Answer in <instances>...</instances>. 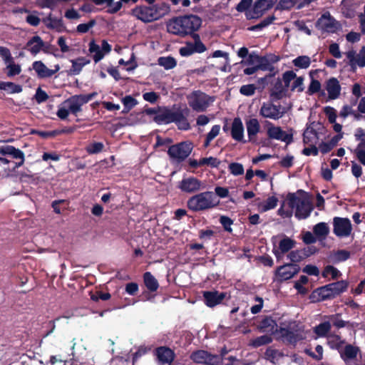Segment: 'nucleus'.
I'll return each mask as SVG.
<instances>
[{"label":"nucleus","mask_w":365,"mask_h":365,"mask_svg":"<svg viewBox=\"0 0 365 365\" xmlns=\"http://www.w3.org/2000/svg\"><path fill=\"white\" fill-rule=\"evenodd\" d=\"M201 24L200 18L197 16H185L170 21L167 24V29L169 33L185 36L197 31Z\"/></svg>","instance_id":"obj_1"},{"label":"nucleus","mask_w":365,"mask_h":365,"mask_svg":"<svg viewBox=\"0 0 365 365\" xmlns=\"http://www.w3.org/2000/svg\"><path fill=\"white\" fill-rule=\"evenodd\" d=\"M0 154L2 155H9L14 159L20 160L19 162L15 163L14 169L23 165L24 163V153L19 149L11 145L0 146Z\"/></svg>","instance_id":"obj_19"},{"label":"nucleus","mask_w":365,"mask_h":365,"mask_svg":"<svg viewBox=\"0 0 365 365\" xmlns=\"http://www.w3.org/2000/svg\"><path fill=\"white\" fill-rule=\"evenodd\" d=\"M277 0H257L254 6L247 11L246 16L248 19H258L263 14L271 9Z\"/></svg>","instance_id":"obj_11"},{"label":"nucleus","mask_w":365,"mask_h":365,"mask_svg":"<svg viewBox=\"0 0 365 365\" xmlns=\"http://www.w3.org/2000/svg\"><path fill=\"white\" fill-rule=\"evenodd\" d=\"M317 125L314 123L310 124L306 130L304 132L303 134V141L304 144H307L308 145H317L319 139V133L317 132L316 126Z\"/></svg>","instance_id":"obj_27"},{"label":"nucleus","mask_w":365,"mask_h":365,"mask_svg":"<svg viewBox=\"0 0 365 365\" xmlns=\"http://www.w3.org/2000/svg\"><path fill=\"white\" fill-rule=\"evenodd\" d=\"M156 356L159 365H170L175 355L170 349L162 346L156 349Z\"/></svg>","instance_id":"obj_24"},{"label":"nucleus","mask_w":365,"mask_h":365,"mask_svg":"<svg viewBox=\"0 0 365 365\" xmlns=\"http://www.w3.org/2000/svg\"><path fill=\"white\" fill-rule=\"evenodd\" d=\"M317 73V71H311L309 76L312 78L310 84L308 88L309 94H314L321 89V83L319 81L314 78V75Z\"/></svg>","instance_id":"obj_51"},{"label":"nucleus","mask_w":365,"mask_h":365,"mask_svg":"<svg viewBox=\"0 0 365 365\" xmlns=\"http://www.w3.org/2000/svg\"><path fill=\"white\" fill-rule=\"evenodd\" d=\"M311 58L308 56H299L292 60L293 66L299 69H307L311 65Z\"/></svg>","instance_id":"obj_41"},{"label":"nucleus","mask_w":365,"mask_h":365,"mask_svg":"<svg viewBox=\"0 0 365 365\" xmlns=\"http://www.w3.org/2000/svg\"><path fill=\"white\" fill-rule=\"evenodd\" d=\"M296 245L294 240L290 239L287 236H283L279 242V247L277 249H273V253L277 257V259H280L283 254L289 252L292 250Z\"/></svg>","instance_id":"obj_22"},{"label":"nucleus","mask_w":365,"mask_h":365,"mask_svg":"<svg viewBox=\"0 0 365 365\" xmlns=\"http://www.w3.org/2000/svg\"><path fill=\"white\" fill-rule=\"evenodd\" d=\"M231 135L237 141L244 139V126L240 118H235L232 123Z\"/></svg>","instance_id":"obj_32"},{"label":"nucleus","mask_w":365,"mask_h":365,"mask_svg":"<svg viewBox=\"0 0 365 365\" xmlns=\"http://www.w3.org/2000/svg\"><path fill=\"white\" fill-rule=\"evenodd\" d=\"M327 322H330V324H333L337 328H342L346 326V322L343 321L338 314L331 315L327 317Z\"/></svg>","instance_id":"obj_61"},{"label":"nucleus","mask_w":365,"mask_h":365,"mask_svg":"<svg viewBox=\"0 0 365 365\" xmlns=\"http://www.w3.org/2000/svg\"><path fill=\"white\" fill-rule=\"evenodd\" d=\"M175 114L176 109L164 108L156 113L154 117V120L158 124H168L173 123Z\"/></svg>","instance_id":"obj_23"},{"label":"nucleus","mask_w":365,"mask_h":365,"mask_svg":"<svg viewBox=\"0 0 365 365\" xmlns=\"http://www.w3.org/2000/svg\"><path fill=\"white\" fill-rule=\"evenodd\" d=\"M341 275L340 271L331 265L327 266L322 272L324 277L330 278L331 279H338Z\"/></svg>","instance_id":"obj_49"},{"label":"nucleus","mask_w":365,"mask_h":365,"mask_svg":"<svg viewBox=\"0 0 365 365\" xmlns=\"http://www.w3.org/2000/svg\"><path fill=\"white\" fill-rule=\"evenodd\" d=\"M44 46V43L38 36H33L27 43L26 47L33 55L38 53Z\"/></svg>","instance_id":"obj_34"},{"label":"nucleus","mask_w":365,"mask_h":365,"mask_svg":"<svg viewBox=\"0 0 365 365\" xmlns=\"http://www.w3.org/2000/svg\"><path fill=\"white\" fill-rule=\"evenodd\" d=\"M287 204L292 208H295V216L298 219H305L309 216L313 207L309 198L306 195L298 196L289 194Z\"/></svg>","instance_id":"obj_3"},{"label":"nucleus","mask_w":365,"mask_h":365,"mask_svg":"<svg viewBox=\"0 0 365 365\" xmlns=\"http://www.w3.org/2000/svg\"><path fill=\"white\" fill-rule=\"evenodd\" d=\"M193 150V144L190 141H183L168 148V155L172 163H181L187 159Z\"/></svg>","instance_id":"obj_5"},{"label":"nucleus","mask_w":365,"mask_h":365,"mask_svg":"<svg viewBox=\"0 0 365 365\" xmlns=\"http://www.w3.org/2000/svg\"><path fill=\"white\" fill-rule=\"evenodd\" d=\"M300 0H280L277 5V9L289 10L294 7Z\"/></svg>","instance_id":"obj_54"},{"label":"nucleus","mask_w":365,"mask_h":365,"mask_svg":"<svg viewBox=\"0 0 365 365\" xmlns=\"http://www.w3.org/2000/svg\"><path fill=\"white\" fill-rule=\"evenodd\" d=\"M354 154L358 160L365 165V140L362 139L354 150Z\"/></svg>","instance_id":"obj_48"},{"label":"nucleus","mask_w":365,"mask_h":365,"mask_svg":"<svg viewBox=\"0 0 365 365\" xmlns=\"http://www.w3.org/2000/svg\"><path fill=\"white\" fill-rule=\"evenodd\" d=\"M178 187L185 192H195L204 188L202 182L194 177L183 178Z\"/></svg>","instance_id":"obj_18"},{"label":"nucleus","mask_w":365,"mask_h":365,"mask_svg":"<svg viewBox=\"0 0 365 365\" xmlns=\"http://www.w3.org/2000/svg\"><path fill=\"white\" fill-rule=\"evenodd\" d=\"M279 58L276 56H261L258 66H256L258 70L272 71L273 63L279 61Z\"/></svg>","instance_id":"obj_33"},{"label":"nucleus","mask_w":365,"mask_h":365,"mask_svg":"<svg viewBox=\"0 0 365 365\" xmlns=\"http://www.w3.org/2000/svg\"><path fill=\"white\" fill-rule=\"evenodd\" d=\"M158 65L166 70L172 69L177 65L176 60L172 56H163L158 59Z\"/></svg>","instance_id":"obj_46"},{"label":"nucleus","mask_w":365,"mask_h":365,"mask_svg":"<svg viewBox=\"0 0 365 365\" xmlns=\"http://www.w3.org/2000/svg\"><path fill=\"white\" fill-rule=\"evenodd\" d=\"M346 57L349 60V63L353 69L356 67L365 66V47H363L359 53L354 51H349L346 53Z\"/></svg>","instance_id":"obj_20"},{"label":"nucleus","mask_w":365,"mask_h":365,"mask_svg":"<svg viewBox=\"0 0 365 365\" xmlns=\"http://www.w3.org/2000/svg\"><path fill=\"white\" fill-rule=\"evenodd\" d=\"M70 113L71 111L68 106H66V103L63 101L59 105L56 115L60 119L65 120L67 118Z\"/></svg>","instance_id":"obj_60"},{"label":"nucleus","mask_w":365,"mask_h":365,"mask_svg":"<svg viewBox=\"0 0 365 365\" xmlns=\"http://www.w3.org/2000/svg\"><path fill=\"white\" fill-rule=\"evenodd\" d=\"M144 283L146 287L150 292H155L158 289L159 284L157 279L152 275L150 272H145L144 274Z\"/></svg>","instance_id":"obj_43"},{"label":"nucleus","mask_w":365,"mask_h":365,"mask_svg":"<svg viewBox=\"0 0 365 365\" xmlns=\"http://www.w3.org/2000/svg\"><path fill=\"white\" fill-rule=\"evenodd\" d=\"M219 200L212 192L207 191L192 196L187 200V207L192 211L209 210L217 206Z\"/></svg>","instance_id":"obj_2"},{"label":"nucleus","mask_w":365,"mask_h":365,"mask_svg":"<svg viewBox=\"0 0 365 365\" xmlns=\"http://www.w3.org/2000/svg\"><path fill=\"white\" fill-rule=\"evenodd\" d=\"M188 114L189 110L187 108H185L184 109H176V114L173 123H175L178 128L180 130H189L190 125L187 119Z\"/></svg>","instance_id":"obj_25"},{"label":"nucleus","mask_w":365,"mask_h":365,"mask_svg":"<svg viewBox=\"0 0 365 365\" xmlns=\"http://www.w3.org/2000/svg\"><path fill=\"white\" fill-rule=\"evenodd\" d=\"M333 232L339 237H349L352 231V226L349 219L335 217L333 219Z\"/></svg>","instance_id":"obj_13"},{"label":"nucleus","mask_w":365,"mask_h":365,"mask_svg":"<svg viewBox=\"0 0 365 365\" xmlns=\"http://www.w3.org/2000/svg\"><path fill=\"white\" fill-rule=\"evenodd\" d=\"M327 344L332 349H336L338 351L341 350L343 345L345 344L344 340L336 334H329L327 336Z\"/></svg>","instance_id":"obj_39"},{"label":"nucleus","mask_w":365,"mask_h":365,"mask_svg":"<svg viewBox=\"0 0 365 365\" xmlns=\"http://www.w3.org/2000/svg\"><path fill=\"white\" fill-rule=\"evenodd\" d=\"M229 170L235 176L240 175L244 173V167L241 163H232L228 166Z\"/></svg>","instance_id":"obj_59"},{"label":"nucleus","mask_w":365,"mask_h":365,"mask_svg":"<svg viewBox=\"0 0 365 365\" xmlns=\"http://www.w3.org/2000/svg\"><path fill=\"white\" fill-rule=\"evenodd\" d=\"M220 131V125H215L212 127L210 131L207 134L205 141L204 143V146L205 148L208 147L210 142L216 138Z\"/></svg>","instance_id":"obj_52"},{"label":"nucleus","mask_w":365,"mask_h":365,"mask_svg":"<svg viewBox=\"0 0 365 365\" xmlns=\"http://www.w3.org/2000/svg\"><path fill=\"white\" fill-rule=\"evenodd\" d=\"M359 351V349L357 346H354L351 344H347L344 348H341L339 353L344 361L346 364H348L356 357Z\"/></svg>","instance_id":"obj_31"},{"label":"nucleus","mask_w":365,"mask_h":365,"mask_svg":"<svg viewBox=\"0 0 365 365\" xmlns=\"http://www.w3.org/2000/svg\"><path fill=\"white\" fill-rule=\"evenodd\" d=\"M299 267L296 264L287 263L277 268L276 277L279 281H285L292 279L299 272Z\"/></svg>","instance_id":"obj_16"},{"label":"nucleus","mask_w":365,"mask_h":365,"mask_svg":"<svg viewBox=\"0 0 365 365\" xmlns=\"http://www.w3.org/2000/svg\"><path fill=\"white\" fill-rule=\"evenodd\" d=\"M331 329L330 322H324L314 327V333L318 337H327V334Z\"/></svg>","instance_id":"obj_45"},{"label":"nucleus","mask_w":365,"mask_h":365,"mask_svg":"<svg viewBox=\"0 0 365 365\" xmlns=\"http://www.w3.org/2000/svg\"><path fill=\"white\" fill-rule=\"evenodd\" d=\"M287 205L286 203H283L280 208L278 210L277 212L278 215L281 217L286 218V217H292L293 214V210L294 208H292L288 205V207H286Z\"/></svg>","instance_id":"obj_62"},{"label":"nucleus","mask_w":365,"mask_h":365,"mask_svg":"<svg viewBox=\"0 0 365 365\" xmlns=\"http://www.w3.org/2000/svg\"><path fill=\"white\" fill-rule=\"evenodd\" d=\"M357 103L356 99H352L350 104L344 105L340 110L339 116L341 118H346L352 116L355 120H360L361 118V114L354 108Z\"/></svg>","instance_id":"obj_30"},{"label":"nucleus","mask_w":365,"mask_h":365,"mask_svg":"<svg viewBox=\"0 0 365 365\" xmlns=\"http://www.w3.org/2000/svg\"><path fill=\"white\" fill-rule=\"evenodd\" d=\"M274 20V16H269V17L266 18L265 19H264L262 21H261L259 24H258L255 26H253L251 28V30H252V31L260 30V29L269 26V24H271Z\"/></svg>","instance_id":"obj_64"},{"label":"nucleus","mask_w":365,"mask_h":365,"mask_svg":"<svg viewBox=\"0 0 365 365\" xmlns=\"http://www.w3.org/2000/svg\"><path fill=\"white\" fill-rule=\"evenodd\" d=\"M291 106L274 104L272 101L264 102L259 109V115L264 118L277 120L284 116Z\"/></svg>","instance_id":"obj_7"},{"label":"nucleus","mask_w":365,"mask_h":365,"mask_svg":"<svg viewBox=\"0 0 365 365\" xmlns=\"http://www.w3.org/2000/svg\"><path fill=\"white\" fill-rule=\"evenodd\" d=\"M267 134L269 138L279 140L287 144L290 143L292 140V134L282 129L281 127L269 123L267 125Z\"/></svg>","instance_id":"obj_14"},{"label":"nucleus","mask_w":365,"mask_h":365,"mask_svg":"<svg viewBox=\"0 0 365 365\" xmlns=\"http://www.w3.org/2000/svg\"><path fill=\"white\" fill-rule=\"evenodd\" d=\"M33 69L37 76L41 78H49L54 75L60 67L58 65L54 66V69H49L42 61H36L32 64Z\"/></svg>","instance_id":"obj_21"},{"label":"nucleus","mask_w":365,"mask_h":365,"mask_svg":"<svg viewBox=\"0 0 365 365\" xmlns=\"http://www.w3.org/2000/svg\"><path fill=\"white\" fill-rule=\"evenodd\" d=\"M262 331L269 332L271 334L277 333L279 335V329L275 322L271 318L264 319L260 325Z\"/></svg>","instance_id":"obj_38"},{"label":"nucleus","mask_w":365,"mask_h":365,"mask_svg":"<svg viewBox=\"0 0 365 365\" xmlns=\"http://www.w3.org/2000/svg\"><path fill=\"white\" fill-rule=\"evenodd\" d=\"M72 66L70 69V73L72 75H78L81 71L83 66L90 63V60L85 57H80L71 61Z\"/></svg>","instance_id":"obj_35"},{"label":"nucleus","mask_w":365,"mask_h":365,"mask_svg":"<svg viewBox=\"0 0 365 365\" xmlns=\"http://www.w3.org/2000/svg\"><path fill=\"white\" fill-rule=\"evenodd\" d=\"M325 89L327 91L329 99L334 100L339 97L341 86L336 78H331L325 83Z\"/></svg>","instance_id":"obj_26"},{"label":"nucleus","mask_w":365,"mask_h":365,"mask_svg":"<svg viewBox=\"0 0 365 365\" xmlns=\"http://www.w3.org/2000/svg\"><path fill=\"white\" fill-rule=\"evenodd\" d=\"M347 287L348 283L346 281H338L318 288L314 291V294H317L319 296V299L325 300L334 298L345 292Z\"/></svg>","instance_id":"obj_8"},{"label":"nucleus","mask_w":365,"mask_h":365,"mask_svg":"<svg viewBox=\"0 0 365 365\" xmlns=\"http://www.w3.org/2000/svg\"><path fill=\"white\" fill-rule=\"evenodd\" d=\"M350 257L349 252L342 250L336 252L332 256V260L335 262L345 261Z\"/></svg>","instance_id":"obj_57"},{"label":"nucleus","mask_w":365,"mask_h":365,"mask_svg":"<svg viewBox=\"0 0 365 365\" xmlns=\"http://www.w3.org/2000/svg\"><path fill=\"white\" fill-rule=\"evenodd\" d=\"M0 89L6 91L10 93H19L22 91V88L20 85L15 84L12 82L0 81Z\"/></svg>","instance_id":"obj_47"},{"label":"nucleus","mask_w":365,"mask_h":365,"mask_svg":"<svg viewBox=\"0 0 365 365\" xmlns=\"http://www.w3.org/2000/svg\"><path fill=\"white\" fill-rule=\"evenodd\" d=\"M6 69L8 70L7 76L9 77L18 75L21 71L20 65L16 64L14 61V59L11 60L10 62L6 63Z\"/></svg>","instance_id":"obj_53"},{"label":"nucleus","mask_w":365,"mask_h":365,"mask_svg":"<svg viewBox=\"0 0 365 365\" xmlns=\"http://www.w3.org/2000/svg\"><path fill=\"white\" fill-rule=\"evenodd\" d=\"M287 89L279 81L275 83L270 92V96L273 99L279 100L287 96Z\"/></svg>","instance_id":"obj_37"},{"label":"nucleus","mask_w":365,"mask_h":365,"mask_svg":"<svg viewBox=\"0 0 365 365\" xmlns=\"http://www.w3.org/2000/svg\"><path fill=\"white\" fill-rule=\"evenodd\" d=\"M203 297L206 305L210 307H213L222 302L225 297V294L219 292H205Z\"/></svg>","instance_id":"obj_29"},{"label":"nucleus","mask_w":365,"mask_h":365,"mask_svg":"<svg viewBox=\"0 0 365 365\" xmlns=\"http://www.w3.org/2000/svg\"><path fill=\"white\" fill-rule=\"evenodd\" d=\"M314 235L319 238H325L329 232V228L327 223L319 222L313 227Z\"/></svg>","instance_id":"obj_42"},{"label":"nucleus","mask_w":365,"mask_h":365,"mask_svg":"<svg viewBox=\"0 0 365 365\" xmlns=\"http://www.w3.org/2000/svg\"><path fill=\"white\" fill-rule=\"evenodd\" d=\"M190 357L196 363L209 365H217L221 360L218 356L211 355L204 350H199L193 352Z\"/></svg>","instance_id":"obj_17"},{"label":"nucleus","mask_w":365,"mask_h":365,"mask_svg":"<svg viewBox=\"0 0 365 365\" xmlns=\"http://www.w3.org/2000/svg\"><path fill=\"white\" fill-rule=\"evenodd\" d=\"M316 26L319 30L328 33H336L341 29V25L329 13L326 12L317 20Z\"/></svg>","instance_id":"obj_10"},{"label":"nucleus","mask_w":365,"mask_h":365,"mask_svg":"<svg viewBox=\"0 0 365 365\" xmlns=\"http://www.w3.org/2000/svg\"><path fill=\"white\" fill-rule=\"evenodd\" d=\"M278 202V198L274 196L269 197L266 200L257 203V208L262 212L274 209Z\"/></svg>","instance_id":"obj_36"},{"label":"nucleus","mask_w":365,"mask_h":365,"mask_svg":"<svg viewBox=\"0 0 365 365\" xmlns=\"http://www.w3.org/2000/svg\"><path fill=\"white\" fill-rule=\"evenodd\" d=\"M206 51L205 46L200 40L199 36L196 35L193 42H187L180 50V54L182 56H189L195 53H201Z\"/></svg>","instance_id":"obj_15"},{"label":"nucleus","mask_w":365,"mask_h":365,"mask_svg":"<svg viewBox=\"0 0 365 365\" xmlns=\"http://www.w3.org/2000/svg\"><path fill=\"white\" fill-rule=\"evenodd\" d=\"M133 15L143 22H151L160 18L154 6H138L132 11Z\"/></svg>","instance_id":"obj_12"},{"label":"nucleus","mask_w":365,"mask_h":365,"mask_svg":"<svg viewBox=\"0 0 365 365\" xmlns=\"http://www.w3.org/2000/svg\"><path fill=\"white\" fill-rule=\"evenodd\" d=\"M190 107L196 112H203L212 103L214 98L200 91H194L187 96Z\"/></svg>","instance_id":"obj_6"},{"label":"nucleus","mask_w":365,"mask_h":365,"mask_svg":"<svg viewBox=\"0 0 365 365\" xmlns=\"http://www.w3.org/2000/svg\"><path fill=\"white\" fill-rule=\"evenodd\" d=\"M96 96V93L75 95L64 101V102L66 106H68L71 113L76 115L81 110L82 106L91 101Z\"/></svg>","instance_id":"obj_9"},{"label":"nucleus","mask_w":365,"mask_h":365,"mask_svg":"<svg viewBox=\"0 0 365 365\" xmlns=\"http://www.w3.org/2000/svg\"><path fill=\"white\" fill-rule=\"evenodd\" d=\"M249 141L256 142L257 135L260 130V124L257 118H250L245 123Z\"/></svg>","instance_id":"obj_28"},{"label":"nucleus","mask_w":365,"mask_h":365,"mask_svg":"<svg viewBox=\"0 0 365 365\" xmlns=\"http://www.w3.org/2000/svg\"><path fill=\"white\" fill-rule=\"evenodd\" d=\"M296 77V73L293 71H287L282 74V81L284 83V86L287 89H289L290 86L292 84V81Z\"/></svg>","instance_id":"obj_56"},{"label":"nucleus","mask_w":365,"mask_h":365,"mask_svg":"<svg viewBox=\"0 0 365 365\" xmlns=\"http://www.w3.org/2000/svg\"><path fill=\"white\" fill-rule=\"evenodd\" d=\"M89 52L93 55V58L95 63H98L104 57V53L101 51L99 45L96 44L94 41L89 43Z\"/></svg>","instance_id":"obj_40"},{"label":"nucleus","mask_w":365,"mask_h":365,"mask_svg":"<svg viewBox=\"0 0 365 365\" xmlns=\"http://www.w3.org/2000/svg\"><path fill=\"white\" fill-rule=\"evenodd\" d=\"M104 145L100 142H94L88 145L86 150L89 154H96L103 150Z\"/></svg>","instance_id":"obj_58"},{"label":"nucleus","mask_w":365,"mask_h":365,"mask_svg":"<svg viewBox=\"0 0 365 365\" xmlns=\"http://www.w3.org/2000/svg\"><path fill=\"white\" fill-rule=\"evenodd\" d=\"M279 336L290 344H296L307 337V332L302 325L292 322L287 327L279 329Z\"/></svg>","instance_id":"obj_4"},{"label":"nucleus","mask_w":365,"mask_h":365,"mask_svg":"<svg viewBox=\"0 0 365 365\" xmlns=\"http://www.w3.org/2000/svg\"><path fill=\"white\" fill-rule=\"evenodd\" d=\"M255 89L256 88L253 84L244 85L240 88V92L244 96H250L255 93Z\"/></svg>","instance_id":"obj_63"},{"label":"nucleus","mask_w":365,"mask_h":365,"mask_svg":"<svg viewBox=\"0 0 365 365\" xmlns=\"http://www.w3.org/2000/svg\"><path fill=\"white\" fill-rule=\"evenodd\" d=\"M272 341V336L270 335L265 334L251 340L249 343V345L254 348H257L259 346L268 344Z\"/></svg>","instance_id":"obj_44"},{"label":"nucleus","mask_w":365,"mask_h":365,"mask_svg":"<svg viewBox=\"0 0 365 365\" xmlns=\"http://www.w3.org/2000/svg\"><path fill=\"white\" fill-rule=\"evenodd\" d=\"M220 160L215 157H208L201 158L202 166H208L210 168H217L220 165Z\"/></svg>","instance_id":"obj_55"},{"label":"nucleus","mask_w":365,"mask_h":365,"mask_svg":"<svg viewBox=\"0 0 365 365\" xmlns=\"http://www.w3.org/2000/svg\"><path fill=\"white\" fill-rule=\"evenodd\" d=\"M304 78L303 76H297L293 79V81L290 86L289 90L293 92L301 93L304 89Z\"/></svg>","instance_id":"obj_50"}]
</instances>
